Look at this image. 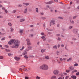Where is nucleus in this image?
Listing matches in <instances>:
<instances>
[{"label":"nucleus","mask_w":79,"mask_h":79,"mask_svg":"<svg viewBox=\"0 0 79 79\" xmlns=\"http://www.w3.org/2000/svg\"><path fill=\"white\" fill-rule=\"evenodd\" d=\"M59 71L57 70H55L53 71V73L55 75H57V74L59 73Z\"/></svg>","instance_id":"5"},{"label":"nucleus","mask_w":79,"mask_h":79,"mask_svg":"<svg viewBox=\"0 0 79 79\" xmlns=\"http://www.w3.org/2000/svg\"><path fill=\"white\" fill-rule=\"evenodd\" d=\"M26 41L27 43L29 42H30V40H29V39H27L26 40Z\"/></svg>","instance_id":"28"},{"label":"nucleus","mask_w":79,"mask_h":79,"mask_svg":"<svg viewBox=\"0 0 79 79\" xmlns=\"http://www.w3.org/2000/svg\"><path fill=\"white\" fill-rule=\"evenodd\" d=\"M50 24L51 25H50V26H51V25H52V24H55V21L53 20H52Z\"/></svg>","instance_id":"7"},{"label":"nucleus","mask_w":79,"mask_h":79,"mask_svg":"<svg viewBox=\"0 0 79 79\" xmlns=\"http://www.w3.org/2000/svg\"><path fill=\"white\" fill-rule=\"evenodd\" d=\"M23 31H24V30L23 29L20 30V33H23Z\"/></svg>","instance_id":"25"},{"label":"nucleus","mask_w":79,"mask_h":79,"mask_svg":"<svg viewBox=\"0 0 79 79\" xmlns=\"http://www.w3.org/2000/svg\"><path fill=\"white\" fill-rule=\"evenodd\" d=\"M18 7H21L22 6V5L21 4H19L18 5Z\"/></svg>","instance_id":"36"},{"label":"nucleus","mask_w":79,"mask_h":79,"mask_svg":"<svg viewBox=\"0 0 79 79\" xmlns=\"http://www.w3.org/2000/svg\"><path fill=\"white\" fill-rule=\"evenodd\" d=\"M5 40V38L4 37L1 39V40Z\"/></svg>","instance_id":"41"},{"label":"nucleus","mask_w":79,"mask_h":79,"mask_svg":"<svg viewBox=\"0 0 79 79\" xmlns=\"http://www.w3.org/2000/svg\"><path fill=\"white\" fill-rule=\"evenodd\" d=\"M14 58L15 60H17V61H19V60L20 59V58H19V57H17L16 56Z\"/></svg>","instance_id":"9"},{"label":"nucleus","mask_w":79,"mask_h":79,"mask_svg":"<svg viewBox=\"0 0 79 79\" xmlns=\"http://www.w3.org/2000/svg\"><path fill=\"white\" fill-rule=\"evenodd\" d=\"M3 57L2 56H0V59H3Z\"/></svg>","instance_id":"47"},{"label":"nucleus","mask_w":79,"mask_h":79,"mask_svg":"<svg viewBox=\"0 0 79 79\" xmlns=\"http://www.w3.org/2000/svg\"><path fill=\"white\" fill-rule=\"evenodd\" d=\"M35 11H36V13H38L39 12V9L36 8L35 10Z\"/></svg>","instance_id":"15"},{"label":"nucleus","mask_w":79,"mask_h":79,"mask_svg":"<svg viewBox=\"0 0 79 79\" xmlns=\"http://www.w3.org/2000/svg\"><path fill=\"white\" fill-rule=\"evenodd\" d=\"M45 58L46 60H49L50 59V56H45Z\"/></svg>","instance_id":"12"},{"label":"nucleus","mask_w":79,"mask_h":79,"mask_svg":"<svg viewBox=\"0 0 79 79\" xmlns=\"http://www.w3.org/2000/svg\"><path fill=\"white\" fill-rule=\"evenodd\" d=\"M25 79H29V77H25Z\"/></svg>","instance_id":"52"},{"label":"nucleus","mask_w":79,"mask_h":79,"mask_svg":"<svg viewBox=\"0 0 79 79\" xmlns=\"http://www.w3.org/2000/svg\"><path fill=\"white\" fill-rule=\"evenodd\" d=\"M29 36L30 37H32L33 36V35L32 34H30L29 35Z\"/></svg>","instance_id":"27"},{"label":"nucleus","mask_w":79,"mask_h":79,"mask_svg":"<svg viewBox=\"0 0 79 79\" xmlns=\"http://www.w3.org/2000/svg\"><path fill=\"white\" fill-rule=\"evenodd\" d=\"M27 49H26L25 50V52H27V51H29V50H31L32 48V46H29L27 47Z\"/></svg>","instance_id":"2"},{"label":"nucleus","mask_w":79,"mask_h":79,"mask_svg":"<svg viewBox=\"0 0 79 79\" xmlns=\"http://www.w3.org/2000/svg\"><path fill=\"white\" fill-rule=\"evenodd\" d=\"M73 32L74 34H75L76 35L78 34V29H74L73 30Z\"/></svg>","instance_id":"3"},{"label":"nucleus","mask_w":79,"mask_h":79,"mask_svg":"<svg viewBox=\"0 0 79 79\" xmlns=\"http://www.w3.org/2000/svg\"><path fill=\"white\" fill-rule=\"evenodd\" d=\"M70 22L72 24H74V21L73 20H70Z\"/></svg>","instance_id":"23"},{"label":"nucleus","mask_w":79,"mask_h":79,"mask_svg":"<svg viewBox=\"0 0 79 79\" xmlns=\"http://www.w3.org/2000/svg\"><path fill=\"white\" fill-rule=\"evenodd\" d=\"M36 79H40V77H39L38 76H37L36 77Z\"/></svg>","instance_id":"40"},{"label":"nucleus","mask_w":79,"mask_h":79,"mask_svg":"<svg viewBox=\"0 0 79 79\" xmlns=\"http://www.w3.org/2000/svg\"><path fill=\"white\" fill-rule=\"evenodd\" d=\"M48 34H52V33L50 32H48Z\"/></svg>","instance_id":"53"},{"label":"nucleus","mask_w":79,"mask_h":79,"mask_svg":"<svg viewBox=\"0 0 79 79\" xmlns=\"http://www.w3.org/2000/svg\"><path fill=\"white\" fill-rule=\"evenodd\" d=\"M64 75H67V73H64Z\"/></svg>","instance_id":"60"},{"label":"nucleus","mask_w":79,"mask_h":79,"mask_svg":"<svg viewBox=\"0 0 79 79\" xmlns=\"http://www.w3.org/2000/svg\"><path fill=\"white\" fill-rule=\"evenodd\" d=\"M13 43L14 44L12 46L11 48H17L19 46V43H20V41L18 40H15L14 39H12L9 42V44H13Z\"/></svg>","instance_id":"1"},{"label":"nucleus","mask_w":79,"mask_h":79,"mask_svg":"<svg viewBox=\"0 0 79 79\" xmlns=\"http://www.w3.org/2000/svg\"><path fill=\"white\" fill-rule=\"evenodd\" d=\"M53 3V2L52 1H50L46 3V4H52V3Z\"/></svg>","instance_id":"11"},{"label":"nucleus","mask_w":79,"mask_h":79,"mask_svg":"<svg viewBox=\"0 0 79 79\" xmlns=\"http://www.w3.org/2000/svg\"><path fill=\"white\" fill-rule=\"evenodd\" d=\"M12 54H11L10 53H9L8 54V55L9 56H11V55H12Z\"/></svg>","instance_id":"46"},{"label":"nucleus","mask_w":79,"mask_h":79,"mask_svg":"<svg viewBox=\"0 0 79 79\" xmlns=\"http://www.w3.org/2000/svg\"><path fill=\"white\" fill-rule=\"evenodd\" d=\"M41 39H45V36H43L41 37Z\"/></svg>","instance_id":"57"},{"label":"nucleus","mask_w":79,"mask_h":79,"mask_svg":"<svg viewBox=\"0 0 79 79\" xmlns=\"http://www.w3.org/2000/svg\"><path fill=\"white\" fill-rule=\"evenodd\" d=\"M48 69V67L47 65L44 64V70H47Z\"/></svg>","instance_id":"4"},{"label":"nucleus","mask_w":79,"mask_h":79,"mask_svg":"<svg viewBox=\"0 0 79 79\" xmlns=\"http://www.w3.org/2000/svg\"><path fill=\"white\" fill-rule=\"evenodd\" d=\"M27 45H31V42L30 41L29 42H28L27 43Z\"/></svg>","instance_id":"16"},{"label":"nucleus","mask_w":79,"mask_h":79,"mask_svg":"<svg viewBox=\"0 0 79 79\" xmlns=\"http://www.w3.org/2000/svg\"><path fill=\"white\" fill-rule=\"evenodd\" d=\"M71 77L73 78V79H76V76H71Z\"/></svg>","instance_id":"14"},{"label":"nucleus","mask_w":79,"mask_h":79,"mask_svg":"<svg viewBox=\"0 0 79 79\" xmlns=\"http://www.w3.org/2000/svg\"><path fill=\"white\" fill-rule=\"evenodd\" d=\"M60 53V52L59 51V52H56V53H57V55H59V53Z\"/></svg>","instance_id":"54"},{"label":"nucleus","mask_w":79,"mask_h":79,"mask_svg":"<svg viewBox=\"0 0 79 79\" xmlns=\"http://www.w3.org/2000/svg\"><path fill=\"white\" fill-rule=\"evenodd\" d=\"M27 52H25L23 53V55H27Z\"/></svg>","instance_id":"30"},{"label":"nucleus","mask_w":79,"mask_h":79,"mask_svg":"<svg viewBox=\"0 0 79 79\" xmlns=\"http://www.w3.org/2000/svg\"><path fill=\"white\" fill-rule=\"evenodd\" d=\"M69 72H70V70H66V73H69Z\"/></svg>","instance_id":"43"},{"label":"nucleus","mask_w":79,"mask_h":79,"mask_svg":"<svg viewBox=\"0 0 79 79\" xmlns=\"http://www.w3.org/2000/svg\"><path fill=\"white\" fill-rule=\"evenodd\" d=\"M61 36L62 37H64V36L63 35H61Z\"/></svg>","instance_id":"62"},{"label":"nucleus","mask_w":79,"mask_h":79,"mask_svg":"<svg viewBox=\"0 0 79 79\" xmlns=\"http://www.w3.org/2000/svg\"><path fill=\"white\" fill-rule=\"evenodd\" d=\"M24 58H25L26 60H27L28 59V57H27V55H25L24 56Z\"/></svg>","instance_id":"18"},{"label":"nucleus","mask_w":79,"mask_h":79,"mask_svg":"<svg viewBox=\"0 0 79 79\" xmlns=\"http://www.w3.org/2000/svg\"><path fill=\"white\" fill-rule=\"evenodd\" d=\"M46 29H47V31H50V29H48V28H47Z\"/></svg>","instance_id":"58"},{"label":"nucleus","mask_w":79,"mask_h":79,"mask_svg":"<svg viewBox=\"0 0 79 79\" xmlns=\"http://www.w3.org/2000/svg\"><path fill=\"white\" fill-rule=\"evenodd\" d=\"M40 69H43V70H44V64L43 65L40 66Z\"/></svg>","instance_id":"10"},{"label":"nucleus","mask_w":79,"mask_h":79,"mask_svg":"<svg viewBox=\"0 0 79 79\" xmlns=\"http://www.w3.org/2000/svg\"><path fill=\"white\" fill-rule=\"evenodd\" d=\"M5 51H6V52H10V50H8L6 49H5Z\"/></svg>","instance_id":"26"},{"label":"nucleus","mask_w":79,"mask_h":79,"mask_svg":"<svg viewBox=\"0 0 79 79\" xmlns=\"http://www.w3.org/2000/svg\"><path fill=\"white\" fill-rule=\"evenodd\" d=\"M76 2L77 3H79V0H76Z\"/></svg>","instance_id":"48"},{"label":"nucleus","mask_w":79,"mask_h":79,"mask_svg":"<svg viewBox=\"0 0 79 79\" xmlns=\"http://www.w3.org/2000/svg\"><path fill=\"white\" fill-rule=\"evenodd\" d=\"M57 40H61V38L60 37H58Z\"/></svg>","instance_id":"50"},{"label":"nucleus","mask_w":79,"mask_h":79,"mask_svg":"<svg viewBox=\"0 0 79 79\" xmlns=\"http://www.w3.org/2000/svg\"><path fill=\"white\" fill-rule=\"evenodd\" d=\"M58 79H62V78L61 77H59Z\"/></svg>","instance_id":"64"},{"label":"nucleus","mask_w":79,"mask_h":79,"mask_svg":"<svg viewBox=\"0 0 79 79\" xmlns=\"http://www.w3.org/2000/svg\"><path fill=\"white\" fill-rule=\"evenodd\" d=\"M2 9L3 10H5V7H2Z\"/></svg>","instance_id":"61"},{"label":"nucleus","mask_w":79,"mask_h":79,"mask_svg":"<svg viewBox=\"0 0 79 79\" xmlns=\"http://www.w3.org/2000/svg\"><path fill=\"white\" fill-rule=\"evenodd\" d=\"M4 47H6V48H8V46L7 45H5Z\"/></svg>","instance_id":"45"},{"label":"nucleus","mask_w":79,"mask_h":79,"mask_svg":"<svg viewBox=\"0 0 79 79\" xmlns=\"http://www.w3.org/2000/svg\"><path fill=\"white\" fill-rule=\"evenodd\" d=\"M23 5H25L26 6H28V5H30V4L29 3H25L23 2Z\"/></svg>","instance_id":"8"},{"label":"nucleus","mask_w":79,"mask_h":79,"mask_svg":"<svg viewBox=\"0 0 79 79\" xmlns=\"http://www.w3.org/2000/svg\"><path fill=\"white\" fill-rule=\"evenodd\" d=\"M72 40L74 41H75V40H76V38H73Z\"/></svg>","instance_id":"38"},{"label":"nucleus","mask_w":79,"mask_h":79,"mask_svg":"<svg viewBox=\"0 0 79 79\" xmlns=\"http://www.w3.org/2000/svg\"><path fill=\"white\" fill-rule=\"evenodd\" d=\"M45 51V50H44V49H42L41 50V52L42 53H44V52Z\"/></svg>","instance_id":"37"},{"label":"nucleus","mask_w":79,"mask_h":79,"mask_svg":"<svg viewBox=\"0 0 79 79\" xmlns=\"http://www.w3.org/2000/svg\"><path fill=\"white\" fill-rule=\"evenodd\" d=\"M58 18L59 19H63V17H59Z\"/></svg>","instance_id":"34"},{"label":"nucleus","mask_w":79,"mask_h":79,"mask_svg":"<svg viewBox=\"0 0 79 79\" xmlns=\"http://www.w3.org/2000/svg\"><path fill=\"white\" fill-rule=\"evenodd\" d=\"M69 78V76H67L65 77V79H68V78Z\"/></svg>","instance_id":"44"},{"label":"nucleus","mask_w":79,"mask_h":79,"mask_svg":"<svg viewBox=\"0 0 79 79\" xmlns=\"http://www.w3.org/2000/svg\"><path fill=\"white\" fill-rule=\"evenodd\" d=\"M24 47L23 46L22 48L20 49V50H23V49H24Z\"/></svg>","instance_id":"39"},{"label":"nucleus","mask_w":79,"mask_h":79,"mask_svg":"<svg viewBox=\"0 0 79 79\" xmlns=\"http://www.w3.org/2000/svg\"><path fill=\"white\" fill-rule=\"evenodd\" d=\"M25 19H21L20 20V22H23L24 21H25Z\"/></svg>","instance_id":"13"},{"label":"nucleus","mask_w":79,"mask_h":79,"mask_svg":"<svg viewBox=\"0 0 79 79\" xmlns=\"http://www.w3.org/2000/svg\"><path fill=\"white\" fill-rule=\"evenodd\" d=\"M10 32H13V31H14V29H13V27H10Z\"/></svg>","instance_id":"21"},{"label":"nucleus","mask_w":79,"mask_h":79,"mask_svg":"<svg viewBox=\"0 0 79 79\" xmlns=\"http://www.w3.org/2000/svg\"><path fill=\"white\" fill-rule=\"evenodd\" d=\"M42 19H46V18L45 17H42L41 18Z\"/></svg>","instance_id":"32"},{"label":"nucleus","mask_w":79,"mask_h":79,"mask_svg":"<svg viewBox=\"0 0 79 79\" xmlns=\"http://www.w3.org/2000/svg\"><path fill=\"white\" fill-rule=\"evenodd\" d=\"M77 17V15H75L73 17V19H76Z\"/></svg>","instance_id":"20"},{"label":"nucleus","mask_w":79,"mask_h":79,"mask_svg":"<svg viewBox=\"0 0 79 79\" xmlns=\"http://www.w3.org/2000/svg\"><path fill=\"white\" fill-rule=\"evenodd\" d=\"M69 69L70 71H73L74 69V67L73 66H70L69 68Z\"/></svg>","instance_id":"6"},{"label":"nucleus","mask_w":79,"mask_h":79,"mask_svg":"<svg viewBox=\"0 0 79 79\" xmlns=\"http://www.w3.org/2000/svg\"><path fill=\"white\" fill-rule=\"evenodd\" d=\"M56 76H52L51 77V79H54L56 78Z\"/></svg>","instance_id":"24"},{"label":"nucleus","mask_w":79,"mask_h":79,"mask_svg":"<svg viewBox=\"0 0 79 79\" xmlns=\"http://www.w3.org/2000/svg\"><path fill=\"white\" fill-rule=\"evenodd\" d=\"M61 46V47H64V45L62 44Z\"/></svg>","instance_id":"63"},{"label":"nucleus","mask_w":79,"mask_h":79,"mask_svg":"<svg viewBox=\"0 0 79 79\" xmlns=\"http://www.w3.org/2000/svg\"><path fill=\"white\" fill-rule=\"evenodd\" d=\"M3 18V17L2 15H0V18Z\"/></svg>","instance_id":"55"},{"label":"nucleus","mask_w":79,"mask_h":79,"mask_svg":"<svg viewBox=\"0 0 79 79\" xmlns=\"http://www.w3.org/2000/svg\"><path fill=\"white\" fill-rule=\"evenodd\" d=\"M9 26H12V25L11 24V23H9L8 24Z\"/></svg>","instance_id":"31"},{"label":"nucleus","mask_w":79,"mask_h":79,"mask_svg":"<svg viewBox=\"0 0 79 79\" xmlns=\"http://www.w3.org/2000/svg\"><path fill=\"white\" fill-rule=\"evenodd\" d=\"M16 12V10H13L12 11V13H15Z\"/></svg>","instance_id":"17"},{"label":"nucleus","mask_w":79,"mask_h":79,"mask_svg":"<svg viewBox=\"0 0 79 79\" xmlns=\"http://www.w3.org/2000/svg\"><path fill=\"white\" fill-rule=\"evenodd\" d=\"M53 48L54 49H55V48H56V49H57L58 48L56 46H55L53 47Z\"/></svg>","instance_id":"22"},{"label":"nucleus","mask_w":79,"mask_h":79,"mask_svg":"<svg viewBox=\"0 0 79 79\" xmlns=\"http://www.w3.org/2000/svg\"><path fill=\"white\" fill-rule=\"evenodd\" d=\"M44 15V13L42 12L40 14L41 15Z\"/></svg>","instance_id":"56"},{"label":"nucleus","mask_w":79,"mask_h":79,"mask_svg":"<svg viewBox=\"0 0 79 79\" xmlns=\"http://www.w3.org/2000/svg\"><path fill=\"white\" fill-rule=\"evenodd\" d=\"M73 27V26H70L69 27V29H72Z\"/></svg>","instance_id":"29"},{"label":"nucleus","mask_w":79,"mask_h":79,"mask_svg":"<svg viewBox=\"0 0 79 79\" xmlns=\"http://www.w3.org/2000/svg\"><path fill=\"white\" fill-rule=\"evenodd\" d=\"M27 12V9L26 8L24 10V13H26Z\"/></svg>","instance_id":"19"},{"label":"nucleus","mask_w":79,"mask_h":79,"mask_svg":"<svg viewBox=\"0 0 79 79\" xmlns=\"http://www.w3.org/2000/svg\"><path fill=\"white\" fill-rule=\"evenodd\" d=\"M74 72H76L77 71V70H74Z\"/></svg>","instance_id":"59"},{"label":"nucleus","mask_w":79,"mask_h":79,"mask_svg":"<svg viewBox=\"0 0 79 79\" xmlns=\"http://www.w3.org/2000/svg\"><path fill=\"white\" fill-rule=\"evenodd\" d=\"M76 74L77 76H78V75H79V72H78Z\"/></svg>","instance_id":"49"},{"label":"nucleus","mask_w":79,"mask_h":79,"mask_svg":"<svg viewBox=\"0 0 79 79\" xmlns=\"http://www.w3.org/2000/svg\"><path fill=\"white\" fill-rule=\"evenodd\" d=\"M5 13H8V10H5Z\"/></svg>","instance_id":"51"},{"label":"nucleus","mask_w":79,"mask_h":79,"mask_svg":"<svg viewBox=\"0 0 79 79\" xmlns=\"http://www.w3.org/2000/svg\"><path fill=\"white\" fill-rule=\"evenodd\" d=\"M71 60H72V59L71 58H69L67 60V61H71Z\"/></svg>","instance_id":"33"},{"label":"nucleus","mask_w":79,"mask_h":79,"mask_svg":"<svg viewBox=\"0 0 79 79\" xmlns=\"http://www.w3.org/2000/svg\"><path fill=\"white\" fill-rule=\"evenodd\" d=\"M78 65V64L77 63H76L74 65V66H77Z\"/></svg>","instance_id":"35"},{"label":"nucleus","mask_w":79,"mask_h":79,"mask_svg":"<svg viewBox=\"0 0 79 79\" xmlns=\"http://www.w3.org/2000/svg\"><path fill=\"white\" fill-rule=\"evenodd\" d=\"M56 36H57V37H58L60 36V34H56Z\"/></svg>","instance_id":"42"}]
</instances>
